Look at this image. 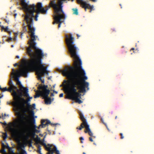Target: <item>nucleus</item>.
Segmentation results:
<instances>
[{
  "label": "nucleus",
  "instance_id": "obj_1",
  "mask_svg": "<svg viewBox=\"0 0 154 154\" xmlns=\"http://www.w3.org/2000/svg\"><path fill=\"white\" fill-rule=\"evenodd\" d=\"M65 42L70 57L73 59L74 66H65L62 71L63 75L66 77L67 80H64L63 84L67 83L68 94L69 93V87L71 84V81L74 76L77 77L81 82L87 80L85 71L82 66V62L78 54L79 49L75 44L74 38L71 34L65 35Z\"/></svg>",
  "mask_w": 154,
  "mask_h": 154
},
{
  "label": "nucleus",
  "instance_id": "obj_2",
  "mask_svg": "<svg viewBox=\"0 0 154 154\" xmlns=\"http://www.w3.org/2000/svg\"><path fill=\"white\" fill-rule=\"evenodd\" d=\"M21 4L26 11V15L23 21H26L29 32L30 33V36L31 39L29 40L28 43L29 44H36L35 41L36 40V37H37V36L35 35V29L32 27L33 24V18L34 17V13L35 12L37 14L41 13L46 14L48 10L50 8V6L43 8L42 3L38 2L37 4V9L35 10V4H33L29 6L24 0H21Z\"/></svg>",
  "mask_w": 154,
  "mask_h": 154
},
{
  "label": "nucleus",
  "instance_id": "obj_3",
  "mask_svg": "<svg viewBox=\"0 0 154 154\" xmlns=\"http://www.w3.org/2000/svg\"><path fill=\"white\" fill-rule=\"evenodd\" d=\"M29 46L27 48V53L31 58L29 60V66L31 69L34 68L36 71L38 79L40 80L42 83H44V81L42 79V76L45 74H48L47 67L42 63V57L44 54L42 50L36 46V44H29Z\"/></svg>",
  "mask_w": 154,
  "mask_h": 154
},
{
  "label": "nucleus",
  "instance_id": "obj_4",
  "mask_svg": "<svg viewBox=\"0 0 154 154\" xmlns=\"http://www.w3.org/2000/svg\"><path fill=\"white\" fill-rule=\"evenodd\" d=\"M71 81V84L69 87V93L68 94V96L69 99L80 104L82 101L79 98L81 95L80 93L85 92L86 88L89 89V83L84 80L82 83L78 77L75 76H74Z\"/></svg>",
  "mask_w": 154,
  "mask_h": 154
},
{
  "label": "nucleus",
  "instance_id": "obj_5",
  "mask_svg": "<svg viewBox=\"0 0 154 154\" xmlns=\"http://www.w3.org/2000/svg\"><path fill=\"white\" fill-rule=\"evenodd\" d=\"M17 118L13 122V126L19 130L29 132L31 129L35 130L37 126L35 125H29V121L27 117L22 115L20 112L16 113Z\"/></svg>",
  "mask_w": 154,
  "mask_h": 154
},
{
  "label": "nucleus",
  "instance_id": "obj_6",
  "mask_svg": "<svg viewBox=\"0 0 154 154\" xmlns=\"http://www.w3.org/2000/svg\"><path fill=\"white\" fill-rule=\"evenodd\" d=\"M22 62L23 63V65L21 66L19 71H17L16 75L17 76L16 77L15 80L17 81V85H19L20 88L23 89L24 91V96L27 97L29 96L28 88L27 87H24L21 84L20 82L19 81V77L20 76L26 77L27 76V74L32 71L29 66V60H26L24 58L21 60Z\"/></svg>",
  "mask_w": 154,
  "mask_h": 154
},
{
  "label": "nucleus",
  "instance_id": "obj_7",
  "mask_svg": "<svg viewBox=\"0 0 154 154\" xmlns=\"http://www.w3.org/2000/svg\"><path fill=\"white\" fill-rule=\"evenodd\" d=\"M23 96H24V91L23 92H20V94L13 98L14 101L13 102V105L17 108V110L21 106V105H20L21 101H23L24 102L23 103H25L26 100L24 98L22 97Z\"/></svg>",
  "mask_w": 154,
  "mask_h": 154
},
{
  "label": "nucleus",
  "instance_id": "obj_8",
  "mask_svg": "<svg viewBox=\"0 0 154 154\" xmlns=\"http://www.w3.org/2000/svg\"><path fill=\"white\" fill-rule=\"evenodd\" d=\"M30 103H24L21 104V106L20 107L19 109H18L17 111L18 112H20L19 111H21V112L23 113L22 115H23L24 116H28V115L26 113L27 112L29 111L32 105H30Z\"/></svg>",
  "mask_w": 154,
  "mask_h": 154
},
{
  "label": "nucleus",
  "instance_id": "obj_9",
  "mask_svg": "<svg viewBox=\"0 0 154 154\" xmlns=\"http://www.w3.org/2000/svg\"><path fill=\"white\" fill-rule=\"evenodd\" d=\"M65 19L64 14H58L55 16L54 20L57 23H58V27H60L61 24L63 22Z\"/></svg>",
  "mask_w": 154,
  "mask_h": 154
},
{
  "label": "nucleus",
  "instance_id": "obj_10",
  "mask_svg": "<svg viewBox=\"0 0 154 154\" xmlns=\"http://www.w3.org/2000/svg\"><path fill=\"white\" fill-rule=\"evenodd\" d=\"M48 88L47 85H44L43 86L39 85L38 87V89L39 90L42 89L43 90V92L40 91L41 95H44L45 96L47 97L48 96L50 92V91L47 88Z\"/></svg>",
  "mask_w": 154,
  "mask_h": 154
},
{
  "label": "nucleus",
  "instance_id": "obj_11",
  "mask_svg": "<svg viewBox=\"0 0 154 154\" xmlns=\"http://www.w3.org/2000/svg\"><path fill=\"white\" fill-rule=\"evenodd\" d=\"M49 124H50L51 126H54L57 125L58 124H53L51 123L50 120H48L43 119L41 120V124L38 127H37V128L38 129H40V127L43 128L45 127L47 125H48Z\"/></svg>",
  "mask_w": 154,
  "mask_h": 154
},
{
  "label": "nucleus",
  "instance_id": "obj_12",
  "mask_svg": "<svg viewBox=\"0 0 154 154\" xmlns=\"http://www.w3.org/2000/svg\"><path fill=\"white\" fill-rule=\"evenodd\" d=\"M79 114L80 116V119L82 122V123L81 124L80 127H77L76 128V129L81 130L82 128H84V126L88 125V124L82 114L80 112H79Z\"/></svg>",
  "mask_w": 154,
  "mask_h": 154
},
{
  "label": "nucleus",
  "instance_id": "obj_13",
  "mask_svg": "<svg viewBox=\"0 0 154 154\" xmlns=\"http://www.w3.org/2000/svg\"><path fill=\"white\" fill-rule=\"evenodd\" d=\"M11 86V87H12V88L13 91V92L12 93V95L13 96V98L18 94L17 92L15 90L17 91V92L19 94H20V92L23 91V89L20 88V89H18L17 87L14 85Z\"/></svg>",
  "mask_w": 154,
  "mask_h": 154
},
{
  "label": "nucleus",
  "instance_id": "obj_14",
  "mask_svg": "<svg viewBox=\"0 0 154 154\" xmlns=\"http://www.w3.org/2000/svg\"><path fill=\"white\" fill-rule=\"evenodd\" d=\"M42 96L43 97V98L45 99V103L46 104H50L51 101L54 100V98L51 99L50 97H48V96L46 97L44 95H42Z\"/></svg>",
  "mask_w": 154,
  "mask_h": 154
},
{
  "label": "nucleus",
  "instance_id": "obj_15",
  "mask_svg": "<svg viewBox=\"0 0 154 154\" xmlns=\"http://www.w3.org/2000/svg\"><path fill=\"white\" fill-rule=\"evenodd\" d=\"M20 130L21 131H22L24 132L28 133V135H27L26 136H25V138L27 140L29 138V134H31L32 135V136L33 137H34L35 135V133L34 130H32V129H31V130H30V131L29 132L26 131H24L22 130Z\"/></svg>",
  "mask_w": 154,
  "mask_h": 154
},
{
  "label": "nucleus",
  "instance_id": "obj_16",
  "mask_svg": "<svg viewBox=\"0 0 154 154\" xmlns=\"http://www.w3.org/2000/svg\"><path fill=\"white\" fill-rule=\"evenodd\" d=\"M84 128H85V130L84 131V132L86 133H88L89 135L91 137H92L93 135V134L91 131L89 125H88L84 126Z\"/></svg>",
  "mask_w": 154,
  "mask_h": 154
},
{
  "label": "nucleus",
  "instance_id": "obj_17",
  "mask_svg": "<svg viewBox=\"0 0 154 154\" xmlns=\"http://www.w3.org/2000/svg\"><path fill=\"white\" fill-rule=\"evenodd\" d=\"M81 4L82 5V7L85 8V10H86V8L91 10L93 8V6H91L90 5L87 4L86 2H83Z\"/></svg>",
  "mask_w": 154,
  "mask_h": 154
},
{
  "label": "nucleus",
  "instance_id": "obj_18",
  "mask_svg": "<svg viewBox=\"0 0 154 154\" xmlns=\"http://www.w3.org/2000/svg\"><path fill=\"white\" fill-rule=\"evenodd\" d=\"M11 131L12 136L17 139L19 140L20 137L17 132L12 128L11 129Z\"/></svg>",
  "mask_w": 154,
  "mask_h": 154
},
{
  "label": "nucleus",
  "instance_id": "obj_19",
  "mask_svg": "<svg viewBox=\"0 0 154 154\" xmlns=\"http://www.w3.org/2000/svg\"><path fill=\"white\" fill-rule=\"evenodd\" d=\"M22 29L23 30L22 32L24 33L27 32V26L25 25L24 23H23L22 24Z\"/></svg>",
  "mask_w": 154,
  "mask_h": 154
},
{
  "label": "nucleus",
  "instance_id": "obj_20",
  "mask_svg": "<svg viewBox=\"0 0 154 154\" xmlns=\"http://www.w3.org/2000/svg\"><path fill=\"white\" fill-rule=\"evenodd\" d=\"M35 124V120L34 117L32 118L31 119L29 125H33Z\"/></svg>",
  "mask_w": 154,
  "mask_h": 154
},
{
  "label": "nucleus",
  "instance_id": "obj_21",
  "mask_svg": "<svg viewBox=\"0 0 154 154\" xmlns=\"http://www.w3.org/2000/svg\"><path fill=\"white\" fill-rule=\"evenodd\" d=\"M72 10L73 11V14H75L76 15H78V9L77 8L73 9Z\"/></svg>",
  "mask_w": 154,
  "mask_h": 154
},
{
  "label": "nucleus",
  "instance_id": "obj_22",
  "mask_svg": "<svg viewBox=\"0 0 154 154\" xmlns=\"http://www.w3.org/2000/svg\"><path fill=\"white\" fill-rule=\"evenodd\" d=\"M37 147L38 149V150L37 151V152L38 153H41V146L39 145H38L37 146Z\"/></svg>",
  "mask_w": 154,
  "mask_h": 154
},
{
  "label": "nucleus",
  "instance_id": "obj_23",
  "mask_svg": "<svg viewBox=\"0 0 154 154\" xmlns=\"http://www.w3.org/2000/svg\"><path fill=\"white\" fill-rule=\"evenodd\" d=\"M21 152L20 153H18V154H26V152L23 149L21 148Z\"/></svg>",
  "mask_w": 154,
  "mask_h": 154
},
{
  "label": "nucleus",
  "instance_id": "obj_24",
  "mask_svg": "<svg viewBox=\"0 0 154 154\" xmlns=\"http://www.w3.org/2000/svg\"><path fill=\"white\" fill-rule=\"evenodd\" d=\"M2 29H4L5 30V31L6 32H7L8 31V26L6 27L5 28L3 26H1Z\"/></svg>",
  "mask_w": 154,
  "mask_h": 154
},
{
  "label": "nucleus",
  "instance_id": "obj_25",
  "mask_svg": "<svg viewBox=\"0 0 154 154\" xmlns=\"http://www.w3.org/2000/svg\"><path fill=\"white\" fill-rule=\"evenodd\" d=\"M42 145L44 146V147L46 146V144L44 142V139H43V140H41L39 143Z\"/></svg>",
  "mask_w": 154,
  "mask_h": 154
},
{
  "label": "nucleus",
  "instance_id": "obj_26",
  "mask_svg": "<svg viewBox=\"0 0 154 154\" xmlns=\"http://www.w3.org/2000/svg\"><path fill=\"white\" fill-rule=\"evenodd\" d=\"M30 113L31 116L32 117H34V112L33 110H30L29 111Z\"/></svg>",
  "mask_w": 154,
  "mask_h": 154
},
{
  "label": "nucleus",
  "instance_id": "obj_27",
  "mask_svg": "<svg viewBox=\"0 0 154 154\" xmlns=\"http://www.w3.org/2000/svg\"><path fill=\"white\" fill-rule=\"evenodd\" d=\"M17 71H19V70H16V72H15L14 69H12V74H13L15 75V77H16L17 76L16 75V74L17 73Z\"/></svg>",
  "mask_w": 154,
  "mask_h": 154
},
{
  "label": "nucleus",
  "instance_id": "obj_28",
  "mask_svg": "<svg viewBox=\"0 0 154 154\" xmlns=\"http://www.w3.org/2000/svg\"><path fill=\"white\" fill-rule=\"evenodd\" d=\"M32 105L31 108V110H34L35 109V103L32 104Z\"/></svg>",
  "mask_w": 154,
  "mask_h": 154
},
{
  "label": "nucleus",
  "instance_id": "obj_29",
  "mask_svg": "<svg viewBox=\"0 0 154 154\" xmlns=\"http://www.w3.org/2000/svg\"><path fill=\"white\" fill-rule=\"evenodd\" d=\"M3 134L4 135V136H3V137L4 139L5 140L7 138V137H8L7 133L6 132L3 133Z\"/></svg>",
  "mask_w": 154,
  "mask_h": 154
},
{
  "label": "nucleus",
  "instance_id": "obj_30",
  "mask_svg": "<svg viewBox=\"0 0 154 154\" xmlns=\"http://www.w3.org/2000/svg\"><path fill=\"white\" fill-rule=\"evenodd\" d=\"M41 141V140H40V138L39 137H38L37 139L36 140V142H35L37 144V146L38 145V142L40 143V142Z\"/></svg>",
  "mask_w": 154,
  "mask_h": 154
},
{
  "label": "nucleus",
  "instance_id": "obj_31",
  "mask_svg": "<svg viewBox=\"0 0 154 154\" xmlns=\"http://www.w3.org/2000/svg\"><path fill=\"white\" fill-rule=\"evenodd\" d=\"M45 149L47 150V151H48V152L51 149V147H48L47 146V145H46V146H45Z\"/></svg>",
  "mask_w": 154,
  "mask_h": 154
},
{
  "label": "nucleus",
  "instance_id": "obj_32",
  "mask_svg": "<svg viewBox=\"0 0 154 154\" xmlns=\"http://www.w3.org/2000/svg\"><path fill=\"white\" fill-rule=\"evenodd\" d=\"M53 150L51 149L48 152H47L46 154H53Z\"/></svg>",
  "mask_w": 154,
  "mask_h": 154
},
{
  "label": "nucleus",
  "instance_id": "obj_33",
  "mask_svg": "<svg viewBox=\"0 0 154 154\" xmlns=\"http://www.w3.org/2000/svg\"><path fill=\"white\" fill-rule=\"evenodd\" d=\"M8 85L10 86H13V85L12 84V81L11 79H10L9 82L8 83Z\"/></svg>",
  "mask_w": 154,
  "mask_h": 154
},
{
  "label": "nucleus",
  "instance_id": "obj_34",
  "mask_svg": "<svg viewBox=\"0 0 154 154\" xmlns=\"http://www.w3.org/2000/svg\"><path fill=\"white\" fill-rule=\"evenodd\" d=\"M11 87V86H10V87L9 88H7V91L11 92L12 91V88Z\"/></svg>",
  "mask_w": 154,
  "mask_h": 154
},
{
  "label": "nucleus",
  "instance_id": "obj_35",
  "mask_svg": "<svg viewBox=\"0 0 154 154\" xmlns=\"http://www.w3.org/2000/svg\"><path fill=\"white\" fill-rule=\"evenodd\" d=\"M40 94L39 93L36 94L34 96V97L35 98H36L37 97H40Z\"/></svg>",
  "mask_w": 154,
  "mask_h": 154
},
{
  "label": "nucleus",
  "instance_id": "obj_36",
  "mask_svg": "<svg viewBox=\"0 0 154 154\" xmlns=\"http://www.w3.org/2000/svg\"><path fill=\"white\" fill-rule=\"evenodd\" d=\"M39 14H36L35 15V20L36 21H37L38 20V15Z\"/></svg>",
  "mask_w": 154,
  "mask_h": 154
},
{
  "label": "nucleus",
  "instance_id": "obj_37",
  "mask_svg": "<svg viewBox=\"0 0 154 154\" xmlns=\"http://www.w3.org/2000/svg\"><path fill=\"white\" fill-rule=\"evenodd\" d=\"M30 101L31 100L27 98L26 101H25V103H30Z\"/></svg>",
  "mask_w": 154,
  "mask_h": 154
},
{
  "label": "nucleus",
  "instance_id": "obj_38",
  "mask_svg": "<svg viewBox=\"0 0 154 154\" xmlns=\"http://www.w3.org/2000/svg\"><path fill=\"white\" fill-rule=\"evenodd\" d=\"M7 87H5L2 88V91L3 92H4L6 91H7Z\"/></svg>",
  "mask_w": 154,
  "mask_h": 154
},
{
  "label": "nucleus",
  "instance_id": "obj_39",
  "mask_svg": "<svg viewBox=\"0 0 154 154\" xmlns=\"http://www.w3.org/2000/svg\"><path fill=\"white\" fill-rule=\"evenodd\" d=\"M78 2L79 3V4H82L83 2H83V0H78Z\"/></svg>",
  "mask_w": 154,
  "mask_h": 154
},
{
  "label": "nucleus",
  "instance_id": "obj_40",
  "mask_svg": "<svg viewBox=\"0 0 154 154\" xmlns=\"http://www.w3.org/2000/svg\"><path fill=\"white\" fill-rule=\"evenodd\" d=\"M101 122L105 125L106 126V127L107 128V125H106V123H104V121H103V119H102V118L101 119Z\"/></svg>",
  "mask_w": 154,
  "mask_h": 154
},
{
  "label": "nucleus",
  "instance_id": "obj_41",
  "mask_svg": "<svg viewBox=\"0 0 154 154\" xmlns=\"http://www.w3.org/2000/svg\"><path fill=\"white\" fill-rule=\"evenodd\" d=\"M34 130V131H35V133H39L40 132V130H37V129H35V130Z\"/></svg>",
  "mask_w": 154,
  "mask_h": 154
},
{
  "label": "nucleus",
  "instance_id": "obj_42",
  "mask_svg": "<svg viewBox=\"0 0 154 154\" xmlns=\"http://www.w3.org/2000/svg\"><path fill=\"white\" fill-rule=\"evenodd\" d=\"M80 140H81V143H83V142L82 141V140H84V139L83 137H81L80 138Z\"/></svg>",
  "mask_w": 154,
  "mask_h": 154
},
{
  "label": "nucleus",
  "instance_id": "obj_43",
  "mask_svg": "<svg viewBox=\"0 0 154 154\" xmlns=\"http://www.w3.org/2000/svg\"><path fill=\"white\" fill-rule=\"evenodd\" d=\"M120 135L121 136V139H123L124 138V137L123 136V134L122 133H120Z\"/></svg>",
  "mask_w": 154,
  "mask_h": 154
},
{
  "label": "nucleus",
  "instance_id": "obj_44",
  "mask_svg": "<svg viewBox=\"0 0 154 154\" xmlns=\"http://www.w3.org/2000/svg\"><path fill=\"white\" fill-rule=\"evenodd\" d=\"M52 150H53V151H55H55H56L57 150V148L56 146H54V148H53V149H52Z\"/></svg>",
  "mask_w": 154,
  "mask_h": 154
},
{
  "label": "nucleus",
  "instance_id": "obj_45",
  "mask_svg": "<svg viewBox=\"0 0 154 154\" xmlns=\"http://www.w3.org/2000/svg\"><path fill=\"white\" fill-rule=\"evenodd\" d=\"M29 146L30 147V146H32V144H31L32 141L31 140L29 141Z\"/></svg>",
  "mask_w": 154,
  "mask_h": 154
},
{
  "label": "nucleus",
  "instance_id": "obj_46",
  "mask_svg": "<svg viewBox=\"0 0 154 154\" xmlns=\"http://www.w3.org/2000/svg\"><path fill=\"white\" fill-rule=\"evenodd\" d=\"M5 148H7L8 149H9L10 151V150L11 149V148L10 147L8 144L7 145H6V147H5Z\"/></svg>",
  "mask_w": 154,
  "mask_h": 154
},
{
  "label": "nucleus",
  "instance_id": "obj_47",
  "mask_svg": "<svg viewBox=\"0 0 154 154\" xmlns=\"http://www.w3.org/2000/svg\"><path fill=\"white\" fill-rule=\"evenodd\" d=\"M55 153L56 154H60L59 151L57 150L55 151Z\"/></svg>",
  "mask_w": 154,
  "mask_h": 154
},
{
  "label": "nucleus",
  "instance_id": "obj_48",
  "mask_svg": "<svg viewBox=\"0 0 154 154\" xmlns=\"http://www.w3.org/2000/svg\"><path fill=\"white\" fill-rule=\"evenodd\" d=\"M2 147L4 148L5 147H6V145H5L3 143H2Z\"/></svg>",
  "mask_w": 154,
  "mask_h": 154
},
{
  "label": "nucleus",
  "instance_id": "obj_49",
  "mask_svg": "<svg viewBox=\"0 0 154 154\" xmlns=\"http://www.w3.org/2000/svg\"><path fill=\"white\" fill-rule=\"evenodd\" d=\"M28 97V98L29 99L31 100V99H32V97H30L29 96H29L28 97Z\"/></svg>",
  "mask_w": 154,
  "mask_h": 154
},
{
  "label": "nucleus",
  "instance_id": "obj_50",
  "mask_svg": "<svg viewBox=\"0 0 154 154\" xmlns=\"http://www.w3.org/2000/svg\"><path fill=\"white\" fill-rule=\"evenodd\" d=\"M89 140L91 142H93V141L92 138L91 137H89Z\"/></svg>",
  "mask_w": 154,
  "mask_h": 154
},
{
  "label": "nucleus",
  "instance_id": "obj_51",
  "mask_svg": "<svg viewBox=\"0 0 154 154\" xmlns=\"http://www.w3.org/2000/svg\"><path fill=\"white\" fill-rule=\"evenodd\" d=\"M63 96V94L61 93L59 95V97H62Z\"/></svg>",
  "mask_w": 154,
  "mask_h": 154
},
{
  "label": "nucleus",
  "instance_id": "obj_52",
  "mask_svg": "<svg viewBox=\"0 0 154 154\" xmlns=\"http://www.w3.org/2000/svg\"><path fill=\"white\" fill-rule=\"evenodd\" d=\"M24 33L22 32H21V34H20V38H22V36H23V33Z\"/></svg>",
  "mask_w": 154,
  "mask_h": 154
},
{
  "label": "nucleus",
  "instance_id": "obj_53",
  "mask_svg": "<svg viewBox=\"0 0 154 154\" xmlns=\"http://www.w3.org/2000/svg\"><path fill=\"white\" fill-rule=\"evenodd\" d=\"M1 152H3V153H5V149H3L2 150Z\"/></svg>",
  "mask_w": 154,
  "mask_h": 154
},
{
  "label": "nucleus",
  "instance_id": "obj_54",
  "mask_svg": "<svg viewBox=\"0 0 154 154\" xmlns=\"http://www.w3.org/2000/svg\"><path fill=\"white\" fill-rule=\"evenodd\" d=\"M5 22L6 23H9V20H8L6 19H5Z\"/></svg>",
  "mask_w": 154,
  "mask_h": 154
},
{
  "label": "nucleus",
  "instance_id": "obj_55",
  "mask_svg": "<svg viewBox=\"0 0 154 154\" xmlns=\"http://www.w3.org/2000/svg\"><path fill=\"white\" fill-rule=\"evenodd\" d=\"M47 146H48V147H51H51H52V145H51V144H48V145H47Z\"/></svg>",
  "mask_w": 154,
  "mask_h": 154
},
{
  "label": "nucleus",
  "instance_id": "obj_56",
  "mask_svg": "<svg viewBox=\"0 0 154 154\" xmlns=\"http://www.w3.org/2000/svg\"><path fill=\"white\" fill-rule=\"evenodd\" d=\"M12 38L11 37L9 38L8 39L9 41H11L12 40Z\"/></svg>",
  "mask_w": 154,
  "mask_h": 154
},
{
  "label": "nucleus",
  "instance_id": "obj_57",
  "mask_svg": "<svg viewBox=\"0 0 154 154\" xmlns=\"http://www.w3.org/2000/svg\"><path fill=\"white\" fill-rule=\"evenodd\" d=\"M53 91L54 93L56 94H57L58 93V92L57 91H56L54 90H53Z\"/></svg>",
  "mask_w": 154,
  "mask_h": 154
},
{
  "label": "nucleus",
  "instance_id": "obj_58",
  "mask_svg": "<svg viewBox=\"0 0 154 154\" xmlns=\"http://www.w3.org/2000/svg\"><path fill=\"white\" fill-rule=\"evenodd\" d=\"M51 96H54V94L53 93H51Z\"/></svg>",
  "mask_w": 154,
  "mask_h": 154
},
{
  "label": "nucleus",
  "instance_id": "obj_59",
  "mask_svg": "<svg viewBox=\"0 0 154 154\" xmlns=\"http://www.w3.org/2000/svg\"><path fill=\"white\" fill-rule=\"evenodd\" d=\"M3 124L4 125H7V123L5 122H4L3 123Z\"/></svg>",
  "mask_w": 154,
  "mask_h": 154
},
{
  "label": "nucleus",
  "instance_id": "obj_60",
  "mask_svg": "<svg viewBox=\"0 0 154 154\" xmlns=\"http://www.w3.org/2000/svg\"><path fill=\"white\" fill-rule=\"evenodd\" d=\"M18 65V64L17 63H16L15 64H14V66H17Z\"/></svg>",
  "mask_w": 154,
  "mask_h": 154
},
{
  "label": "nucleus",
  "instance_id": "obj_61",
  "mask_svg": "<svg viewBox=\"0 0 154 154\" xmlns=\"http://www.w3.org/2000/svg\"><path fill=\"white\" fill-rule=\"evenodd\" d=\"M77 36L78 37L77 38H79V37L80 36V35H79V34H77Z\"/></svg>",
  "mask_w": 154,
  "mask_h": 154
},
{
  "label": "nucleus",
  "instance_id": "obj_62",
  "mask_svg": "<svg viewBox=\"0 0 154 154\" xmlns=\"http://www.w3.org/2000/svg\"><path fill=\"white\" fill-rule=\"evenodd\" d=\"M11 152L12 153V154H15V153L12 150H11Z\"/></svg>",
  "mask_w": 154,
  "mask_h": 154
},
{
  "label": "nucleus",
  "instance_id": "obj_63",
  "mask_svg": "<svg viewBox=\"0 0 154 154\" xmlns=\"http://www.w3.org/2000/svg\"><path fill=\"white\" fill-rule=\"evenodd\" d=\"M16 58H20V57L18 55H17L16 56Z\"/></svg>",
  "mask_w": 154,
  "mask_h": 154
},
{
  "label": "nucleus",
  "instance_id": "obj_64",
  "mask_svg": "<svg viewBox=\"0 0 154 154\" xmlns=\"http://www.w3.org/2000/svg\"><path fill=\"white\" fill-rule=\"evenodd\" d=\"M134 50V48H132L131 50H130V51H131V50Z\"/></svg>",
  "mask_w": 154,
  "mask_h": 154
}]
</instances>
